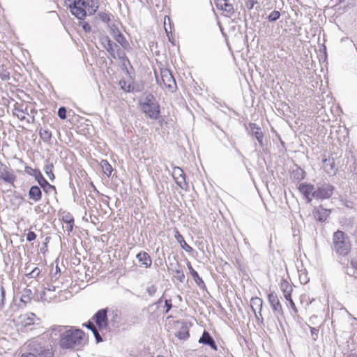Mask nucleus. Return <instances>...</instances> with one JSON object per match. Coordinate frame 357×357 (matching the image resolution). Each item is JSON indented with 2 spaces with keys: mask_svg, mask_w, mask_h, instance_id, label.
Returning <instances> with one entry per match:
<instances>
[{
  "mask_svg": "<svg viewBox=\"0 0 357 357\" xmlns=\"http://www.w3.org/2000/svg\"><path fill=\"white\" fill-rule=\"evenodd\" d=\"M257 3V0H248L247 7L249 9L253 8L255 4Z\"/></svg>",
  "mask_w": 357,
  "mask_h": 357,
  "instance_id": "52",
  "label": "nucleus"
},
{
  "mask_svg": "<svg viewBox=\"0 0 357 357\" xmlns=\"http://www.w3.org/2000/svg\"><path fill=\"white\" fill-rule=\"evenodd\" d=\"M331 213V210L324 208L322 206L316 208L314 211V218L319 222L325 221Z\"/></svg>",
  "mask_w": 357,
  "mask_h": 357,
  "instance_id": "17",
  "label": "nucleus"
},
{
  "mask_svg": "<svg viewBox=\"0 0 357 357\" xmlns=\"http://www.w3.org/2000/svg\"><path fill=\"white\" fill-rule=\"evenodd\" d=\"M100 165L104 174H105L107 176H109L113 171L111 165L106 160H102Z\"/></svg>",
  "mask_w": 357,
  "mask_h": 357,
  "instance_id": "34",
  "label": "nucleus"
},
{
  "mask_svg": "<svg viewBox=\"0 0 357 357\" xmlns=\"http://www.w3.org/2000/svg\"><path fill=\"white\" fill-rule=\"evenodd\" d=\"M292 174L294 179L301 181L305 178V173L302 169L298 168L293 172Z\"/></svg>",
  "mask_w": 357,
  "mask_h": 357,
  "instance_id": "38",
  "label": "nucleus"
},
{
  "mask_svg": "<svg viewBox=\"0 0 357 357\" xmlns=\"http://www.w3.org/2000/svg\"><path fill=\"white\" fill-rule=\"evenodd\" d=\"M5 289L3 287L1 288V301H0V310L3 308L5 305Z\"/></svg>",
  "mask_w": 357,
  "mask_h": 357,
  "instance_id": "46",
  "label": "nucleus"
},
{
  "mask_svg": "<svg viewBox=\"0 0 357 357\" xmlns=\"http://www.w3.org/2000/svg\"><path fill=\"white\" fill-rule=\"evenodd\" d=\"M35 178L38 181L39 185L43 188L44 192L47 194L55 196L56 195V190L55 186L49 183L39 170H35Z\"/></svg>",
  "mask_w": 357,
  "mask_h": 357,
  "instance_id": "8",
  "label": "nucleus"
},
{
  "mask_svg": "<svg viewBox=\"0 0 357 357\" xmlns=\"http://www.w3.org/2000/svg\"><path fill=\"white\" fill-rule=\"evenodd\" d=\"M216 5L218 8H220L229 13L234 12L233 6L227 3V0H216Z\"/></svg>",
  "mask_w": 357,
  "mask_h": 357,
  "instance_id": "28",
  "label": "nucleus"
},
{
  "mask_svg": "<svg viewBox=\"0 0 357 357\" xmlns=\"http://www.w3.org/2000/svg\"><path fill=\"white\" fill-rule=\"evenodd\" d=\"M30 169H28V171H26V173H29V172H30V170H33L32 168H29Z\"/></svg>",
  "mask_w": 357,
  "mask_h": 357,
  "instance_id": "60",
  "label": "nucleus"
},
{
  "mask_svg": "<svg viewBox=\"0 0 357 357\" xmlns=\"http://www.w3.org/2000/svg\"><path fill=\"white\" fill-rule=\"evenodd\" d=\"M66 3L68 5L70 11L73 15L79 20H84L88 13L81 0H65Z\"/></svg>",
  "mask_w": 357,
  "mask_h": 357,
  "instance_id": "6",
  "label": "nucleus"
},
{
  "mask_svg": "<svg viewBox=\"0 0 357 357\" xmlns=\"http://www.w3.org/2000/svg\"><path fill=\"white\" fill-rule=\"evenodd\" d=\"M52 339L59 338V345L64 349L79 350L86 344L84 331L68 326H53L50 331Z\"/></svg>",
  "mask_w": 357,
  "mask_h": 357,
  "instance_id": "1",
  "label": "nucleus"
},
{
  "mask_svg": "<svg viewBox=\"0 0 357 357\" xmlns=\"http://www.w3.org/2000/svg\"><path fill=\"white\" fill-rule=\"evenodd\" d=\"M140 107L144 114L151 119H158L160 113V105L151 93H144L140 99Z\"/></svg>",
  "mask_w": 357,
  "mask_h": 357,
  "instance_id": "2",
  "label": "nucleus"
},
{
  "mask_svg": "<svg viewBox=\"0 0 357 357\" xmlns=\"http://www.w3.org/2000/svg\"><path fill=\"white\" fill-rule=\"evenodd\" d=\"M107 313V309H101L98 310L93 317L100 332L103 335L108 331V319Z\"/></svg>",
  "mask_w": 357,
  "mask_h": 357,
  "instance_id": "7",
  "label": "nucleus"
},
{
  "mask_svg": "<svg viewBox=\"0 0 357 357\" xmlns=\"http://www.w3.org/2000/svg\"><path fill=\"white\" fill-rule=\"evenodd\" d=\"M40 272L41 271L39 268L35 267L30 273H26V276L29 278H36Z\"/></svg>",
  "mask_w": 357,
  "mask_h": 357,
  "instance_id": "43",
  "label": "nucleus"
},
{
  "mask_svg": "<svg viewBox=\"0 0 357 357\" xmlns=\"http://www.w3.org/2000/svg\"><path fill=\"white\" fill-rule=\"evenodd\" d=\"M174 237L181 247L187 252H191L193 250L192 248L185 241L184 238L178 230L175 231Z\"/></svg>",
  "mask_w": 357,
  "mask_h": 357,
  "instance_id": "26",
  "label": "nucleus"
},
{
  "mask_svg": "<svg viewBox=\"0 0 357 357\" xmlns=\"http://www.w3.org/2000/svg\"><path fill=\"white\" fill-rule=\"evenodd\" d=\"M36 238V234L33 231H30L26 234V240L29 242L35 240Z\"/></svg>",
  "mask_w": 357,
  "mask_h": 357,
  "instance_id": "48",
  "label": "nucleus"
},
{
  "mask_svg": "<svg viewBox=\"0 0 357 357\" xmlns=\"http://www.w3.org/2000/svg\"><path fill=\"white\" fill-rule=\"evenodd\" d=\"M116 59H119L122 61H128L126 53L118 46L116 50Z\"/></svg>",
  "mask_w": 357,
  "mask_h": 357,
  "instance_id": "39",
  "label": "nucleus"
},
{
  "mask_svg": "<svg viewBox=\"0 0 357 357\" xmlns=\"http://www.w3.org/2000/svg\"><path fill=\"white\" fill-rule=\"evenodd\" d=\"M280 17V13L278 10H274L271 12L268 16L267 17V19L269 22H275L277 20H278Z\"/></svg>",
  "mask_w": 357,
  "mask_h": 357,
  "instance_id": "42",
  "label": "nucleus"
},
{
  "mask_svg": "<svg viewBox=\"0 0 357 357\" xmlns=\"http://www.w3.org/2000/svg\"><path fill=\"white\" fill-rule=\"evenodd\" d=\"M170 270L174 273V277L181 283L185 281V274L183 272V266L178 262L175 264H170Z\"/></svg>",
  "mask_w": 357,
  "mask_h": 357,
  "instance_id": "15",
  "label": "nucleus"
},
{
  "mask_svg": "<svg viewBox=\"0 0 357 357\" xmlns=\"http://www.w3.org/2000/svg\"><path fill=\"white\" fill-rule=\"evenodd\" d=\"M100 40L103 47L113 59H116V50L119 45L113 43L108 36L102 37Z\"/></svg>",
  "mask_w": 357,
  "mask_h": 357,
  "instance_id": "14",
  "label": "nucleus"
},
{
  "mask_svg": "<svg viewBox=\"0 0 357 357\" xmlns=\"http://www.w3.org/2000/svg\"><path fill=\"white\" fill-rule=\"evenodd\" d=\"M136 258L137 259L138 261L142 266H144L146 268H149L152 264V260L151 257L149 255L148 253L145 252H139L137 255Z\"/></svg>",
  "mask_w": 357,
  "mask_h": 357,
  "instance_id": "20",
  "label": "nucleus"
},
{
  "mask_svg": "<svg viewBox=\"0 0 357 357\" xmlns=\"http://www.w3.org/2000/svg\"><path fill=\"white\" fill-rule=\"evenodd\" d=\"M255 314V317L257 319L258 321H259L261 324H263L264 323V318L262 317V314H261V311L257 312H254Z\"/></svg>",
  "mask_w": 357,
  "mask_h": 357,
  "instance_id": "50",
  "label": "nucleus"
},
{
  "mask_svg": "<svg viewBox=\"0 0 357 357\" xmlns=\"http://www.w3.org/2000/svg\"><path fill=\"white\" fill-rule=\"evenodd\" d=\"M310 331H311L312 337L313 340H315L318 337L319 330L317 329L316 328L311 327Z\"/></svg>",
  "mask_w": 357,
  "mask_h": 357,
  "instance_id": "49",
  "label": "nucleus"
},
{
  "mask_svg": "<svg viewBox=\"0 0 357 357\" xmlns=\"http://www.w3.org/2000/svg\"><path fill=\"white\" fill-rule=\"evenodd\" d=\"M33 298L32 290L28 288H25L22 293L20 301L24 304H27L31 302Z\"/></svg>",
  "mask_w": 357,
  "mask_h": 357,
  "instance_id": "29",
  "label": "nucleus"
},
{
  "mask_svg": "<svg viewBox=\"0 0 357 357\" xmlns=\"http://www.w3.org/2000/svg\"><path fill=\"white\" fill-rule=\"evenodd\" d=\"M33 121H34V116H33L31 117V122H33ZM26 121H27V123H31V121L29 119H27Z\"/></svg>",
  "mask_w": 357,
  "mask_h": 357,
  "instance_id": "57",
  "label": "nucleus"
},
{
  "mask_svg": "<svg viewBox=\"0 0 357 357\" xmlns=\"http://www.w3.org/2000/svg\"><path fill=\"white\" fill-rule=\"evenodd\" d=\"M335 187L329 183H318L315 187V192L313 193L317 199H327L333 195Z\"/></svg>",
  "mask_w": 357,
  "mask_h": 357,
  "instance_id": "5",
  "label": "nucleus"
},
{
  "mask_svg": "<svg viewBox=\"0 0 357 357\" xmlns=\"http://www.w3.org/2000/svg\"><path fill=\"white\" fill-rule=\"evenodd\" d=\"M333 249L340 256H346L350 252L351 242L349 238L342 231L338 230L333 234Z\"/></svg>",
  "mask_w": 357,
  "mask_h": 357,
  "instance_id": "3",
  "label": "nucleus"
},
{
  "mask_svg": "<svg viewBox=\"0 0 357 357\" xmlns=\"http://www.w3.org/2000/svg\"><path fill=\"white\" fill-rule=\"evenodd\" d=\"M287 301L289 302L290 307H291L292 311L294 313H296L297 312V309H296V305H295L294 302L293 301L291 297H290V299L287 300Z\"/></svg>",
  "mask_w": 357,
  "mask_h": 357,
  "instance_id": "51",
  "label": "nucleus"
},
{
  "mask_svg": "<svg viewBox=\"0 0 357 357\" xmlns=\"http://www.w3.org/2000/svg\"><path fill=\"white\" fill-rule=\"evenodd\" d=\"M263 305L262 299L255 297L252 298L250 300V306L254 312H257V308L259 309V312L261 311Z\"/></svg>",
  "mask_w": 357,
  "mask_h": 357,
  "instance_id": "31",
  "label": "nucleus"
},
{
  "mask_svg": "<svg viewBox=\"0 0 357 357\" xmlns=\"http://www.w3.org/2000/svg\"><path fill=\"white\" fill-rule=\"evenodd\" d=\"M29 197L35 202H39L42 198V191L37 185H33L29 190Z\"/></svg>",
  "mask_w": 357,
  "mask_h": 357,
  "instance_id": "22",
  "label": "nucleus"
},
{
  "mask_svg": "<svg viewBox=\"0 0 357 357\" xmlns=\"http://www.w3.org/2000/svg\"><path fill=\"white\" fill-rule=\"evenodd\" d=\"M162 302V298H160L158 301L157 302V303H160Z\"/></svg>",
  "mask_w": 357,
  "mask_h": 357,
  "instance_id": "58",
  "label": "nucleus"
},
{
  "mask_svg": "<svg viewBox=\"0 0 357 357\" xmlns=\"http://www.w3.org/2000/svg\"><path fill=\"white\" fill-rule=\"evenodd\" d=\"M157 291V287L155 285H151L146 288V291L149 296H153Z\"/></svg>",
  "mask_w": 357,
  "mask_h": 357,
  "instance_id": "47",
  "label": "nucleus"
},
{
  "mask_svg": "<svg viewBox=\"0 0 357 357\" xmlns=\"http://www.w3.org/2000/svg\"><path fill=\"white\" fill-rule=\"evenodd\" d=\"M0 180L13 185L16 180V176L13 171L1 162H0Z\"/></svg>",
  "mask_w": 357,
  "mask_h": 357,
  "instance_id": "9",
  "label": "nucleus"
},
{
  "mask_svg": "<svg viewBox=\"0 0 357 357\" xmlns=\"http://www.w3.org/2000/svg\"><path fill=\"white\" fill-rule=\"evenodd\" d=\"M351 264L353 268L357 270V255L352 257Z\"/></svg>",
  "mask_w": 357,
  "mask_h": 357,
  "instance_id": "54",
  "label": "nucleus"
},
{
  "mask_svg": "<svg viewBox=\"0 0 357 357\" xmlns=\"http://www.w3.org/2000/svg\"><path fill=\"white\" fill-rule=\"evenodd\" d=\"M280 289L283 292L285 299L289 300L290 297H291V292L293 291V288L291 285L286 280H281Z\"/></svg>",
  "mask_w": 357,
  "mask_h": 357,
  "instance_id": "24",
  "label": "nucleus"
},
{
  "mask_svg": "<svg viewBox=\"0 0 357 357\" xmlns=\"http://www.w3.org/2000/svg\"><path fill=\"white\" fill-rule=\"evenodd\" d=\"M165 307H167V310L165 311V313H168V312L171 310V308L172 307V303H171V301H169V300H165Z\"/></svg>",
  "mask_w": 357,
  "mask_h": 357,
  "instance_id": "53",
  "label": "nucleus"
},
{
  "mask_svg": "<svg viewBox=\"0 0 357 357\" xmlns=\"http://www.w3.org/2000/svg\"><path fill=\"white\" fill-rule=\"evenodd\" d=\"M30 169H28V171H26V173H29V172H30V170H33L32 168H29Z\"/></svg>",
  "mask_w": 357,
  "mask_h": 357,
  "instance_id": "62",
  "label": "nucleus"
},
{
  "mask_svg": "<svg viewBox=\"0 0 357 357\" xmlns=\"http://www.w3.org/2000/svg\"><path fill=\"white\" fill-rule=\"evenodd\" d=\"M73 226H74V223L73 224H66V230L68 231V232H71L73 229Z\"/></svg>",
  "mask_w": 357,
  "mask_h": 357,
  "instance_id": "55",
  "label": "nucleus"
},
{
  "mask_svg": "<svg viewBox=\"0 0 357 357\" xmlns=\"http://www.w3.org/2000/svg\"><path fill=\"white\" fill-rule=\"evenodd\" d=\"M199 357H208V356H206V355H202V356H199Z\"/></svg>",
  "mask_w": 357,
  "mask_h": 357,
  "instance_id": "63",
  "label": "nucleus"
},
{
  "mask_svg": "<svg viewBox=\"0 0 357 357\" xmlns=\"http://www.w3.org/2000/svg\"><path fill=\"white\" fill-rule=\"evenodd\" d=\"M81 2L89 15L94 14L98 8V0H81Z\"/></svg>",
  "mask_w": 357,
  "mask_h": 357,
  "instance_id": "19",
  "label": "nucleus"
},
{
  "mask_svg": "<svg viewBox=\"0 0 357 357\" xmlns=\"http://www.w3.org/2000/svg\"><path fill=\"white\" fill-rule=\"evenodd\" d=\"M119 84L121 88L126 92H130L134 90V87L131 86L130 84H127V82L124 80H121L119 82Z\"/></svg>",
  "mask_w": 357,
  "mask_h": 357,
  "instance_id": "41",
  "label": "nucleus"
},
{
  "mask_svg": "<svg viewBox=\"0 0 357 357\" xmlns=\"http://www.w3.org/2000/svg\"><path fill=\"white\" fill-rule=\"evenodd\" d=\"M268 299L275 317L279 320V316L283 314V310L278 296L274 293H271L268 296Z\"/></svg>",
  "mask_w": 357,
  "mask_h": 357,
  "instance_id": "13",
  "label": "nucleus"
},
{
  "mask_svg": "<svg viewBox=\"0 0 357 357\" xmlns=\"http://www.w3.org/2000/svg\"><path fill=\"white\" fill-rule=\"evenodd\" d=\"M58 116L61 119H66V109L64 107H61L58 110Z\"/></svg>",
  "mask_w": 357,
  "mask_h": 357,
  "instance_id": "45",
  "label": "nucleus"
},
{
  "mask_svg": "<svg viewBox=\"0 0 357 357\" xmlns=\"http://www.w3.org/2000/svg\"><path fill=\"white\" fill-rule=\"evenodd\" d=\"M53 168H54V165L52 163L47 164L44 167V172H45V174L47 175V176L48 177V178L50 180H51V181H53L54 179V174L53 173Z\"/></svg>",
  "mask_w": 357,
  "mask_h": 357,
  "instance_id": "36",
  "label": "nucleus"
},
{
  "mask_svg": "<svg viewBox=\"0 0 357 357\" xmlns=\"http://www.w3.org/2000/svg\"><path fill=\"white\" fill-rule=\"evenodd\" d=\"M39 135L44 142H49L52 138V132L49 130L40 129Z\"/></svg>",
  "mask_w": 357,
  "mask_h": 357,
  "instance_id": "35",
  "label": "nucleus"
},
{
  "mask_svg": "<svg viewBox=\"0 0 357 357\" xmlns=\"http://www.w3.org/2000/svg\"><path fill=\"white\" fill-rule=\"evenodd\" d=\"M199 342L202 343L203 344L208 345L213 349V350L217 351V345L213 340V338L211 336L208 332L204 331L202 337L199 340Z\"/></svg>",
  "mask_w": 357,
  "mask_h": 357,
  "instance_id": "18",
  "label": "nucleus"
},
{
  "mask_svg": "<svg viewBox=\"0 0 357 357\" xmlns=\"http://www.w3.org/2000/svg\"><path fill=\"white\" fill-rule=\"evenodd\" d=\"M85 326L90 329L91 331H92L97 343L102 342V338L101 334L100 333V332L99 328H97L98 326H96L91 321H89L87 324H86Z\"/></svg>",
  "mask_w": 357,
  "mask_h": 357,
  "instance_id": "27",
  "label": "nucleus"
},
{
  "mask_svg": "<svg viewBox=\"0 0 357 357\" xmlns=\"http://www.w3.org/2000/svg\"><path fill=\"white\" fill-rule=\"evenodd\" d=\"M249 128L252 131V135L255 137L259 143L262 145L264 134L261 130V128L255 123H250Z\"/></svg>",
  "mask_w": 357,
  "mask_h": 357,
  "instance_id": "21",
  "label": "nucleus"
},
{
  "mask_svg": "<svg viewBox=\"0 0 357 357\" xmlns=\"http://www.w3.org/2000/svg\"><path fill=\"white\" fill-rule=\"evenodd\" d=\"M62 220L66 224H73L74 223V218H73V215L69 213L63 215L62 217Z\"/></svg>",
  "mask_w": 357,
  "mask_h": 357,
  "instance_id": "44",
  "label": "nucleus"
},
{
  "mask_svg": "<svg viewBox=\"0 0 357 357\" xmlns=\"http://www.w3.org/2000/svg\"><path fill=\"white\" fill-rule=\"evenodd\" d=\"M30 169H28V171H26V173H29V172H30V170H33L32 168H29Z\"/></svg>",
  "mask_w": 357,
  "mask_h": 357,
  "instance_id": "61",
  "label": "nucleus"
},
{
  "mask_svg": "<svg viewBox=\"0 0 357 357\" xmlns=\"http://www.w3.org/2000/svg\"><path fill=\"white\" fill-rule=\"evenodd\" d=\"M176 336L180 340H186L189 337V330L186 324H182L181 327L176 333Z\"/></svg>",
  "mask_w": 357,
  "mask_h": 357,
  "instance_id": "32",
  "label": "nucleus"
},
{
  "mask_svg": "<svg viewBox=\"0 0 357 357\" xmlns=\"http://www.w3.org/2000/svg\"><path fill=\"white\" fill-rule=\"evenodd\" d=\"M114 37L116 42L119 43L124 49L129 46L128 42L121 32L117 30L116 32L114 31Z\"/></svg>",
  "mask_w": 357,
  "mask_h": 357,
  "instance_id": "30",
  "label": "nucleus"
},
{
  "mask_svg": "<svg viewBox=\"0 0 357 357\" xmlns=\"http://www.w3.org/2000/svg\"><path fill=\"white\" fill-rule=\"evenodd\" d=\"M13 114L14 116H16L20 120H25V115L29 114L28 107L27 106L24 107L23 105L17 102L14 105Z\"/></svg>",
  "mask_w": 357,
  "mask_h": 357,
  "instance_id": "16",
  "label": "nucleus"
},
{
  "mask_svg": "<svg viewBox=\"0 0 357 357\" xmlns=\"http://www.w3.org/2000/svg\"><path fill=\"white\" fill-rule=\"evenodd\" d=\"M56 289L55 286L54 285H49L47 288H45L41 295H40V301H47L50 302L52 297L51 296H47V292L50 291H54Z\"/></svg>",
  "mask_w": 357,
  "mask_h": 357,
  "instance_id": "33",
  "label": "nucleus"
},
{
  "mask_svg": "<svg viewBox=\"0 0 357 357\" xmlns=\"http://www.w3.org/2000/svg\"><path fill=\"white\" fill-rule=\"evenodd\" d=\"M156 79H157V82H158V84H160V81H159V79H158V77H157V76H156Z\"/></svg>",
  "mask_w": 357,
  "mask_h": 357,
  "instance_id": "59",
  "label": "nucleus"
},
{
  "mask_svg": "<svg viewBox=\"0 0 357 357\" xmlns=\"http://www.w3.org/2000/svg\"><path fill=\"white\" fill-rule=\"evenodd\" d=\"M298 189L307 203H310L312 199L314 198L313 193L315 192V187L314 185L301 183L299 184Z\"/></svg>",
  "mask_w": 357,
  "mask_h": 357,
  "instance_id": "10",
  "label": "nucleus"
},
{
  "mask_svg": "<svg viewBox=\"0 0 357 357\" xmlns=\"http://www.w3.org/2000/svg\"><path fill=\"white\" fill-rule=\"evenodd\" d=\"M172 176L176 183L181 188L186 190L188 184L185 181V176L183 169L179 167H174L172 171Z\"/></svg>",
  "mask_w": 357,
  "mask_h": 357,
  "instance_id": "12",
  "label": "nucleus"
},
{
  "mask_svg": "<svg viewBox=\"0 0 357 357\" xmlns=\"http://www.w3.org/2000/svg\"><path fill=\"white\" fill-rule=\"evenodd\" d=\"M0 77L4 81L10 79V73L4 68L3 65L0 66Z\"/></svg>",
  "mask_w": 357,
  "mask_h": 357,
  "instance_id": "40",
  "label": "nucleus"
},
{
  "mask_svg": "<svg viewBox=\"0 0 357 357\" xmlns=\"http://www.w3.org/2000/svg\"><path fill=\"white\" fill-rule=\"evenodd\" d=\"M323 167L324 170L329 174H335L336 169L335 168L334 159L329 158L323 160Z\"/></svg>",
  "mask_w": 357,
  "mask_h": 357,
  "instance_id": "25",
  "label": "nucleus"
},
{
  "mask_svg": "<svg viewBox=\"0 0 357 357\" xmlns=\"http://www.w3.org/2000/svg\"><path fill=\"white\" fill-rule=\"evenodd\" d=\"M161 80L164 85L171 91H174L176 87V81L167 69H163L161 70Z\"/></svg>",
  "mask_w": 357,
  "mask_h": 357,
  "instance_id": "11",
  "label": "nucleus"
},
{
  "mask_svg": "<svg viewBox=\"0 0 357 357\" xmlns=\"http://www.w3.org/2000/svg\"><path fill=\"white\" fill-rule=\"evenodd\" d=\"M83 29L87 32H89L91 31V26L87 23L83 25Z\"/></svg>",
  "mask_w": 357,
  "mask_h": 357,
  "instance_id": "56",
  "label": "nucleus"
},
{
  "mask_svg": "<svg viewBox=\"0 0 357 357\" xmlns=\"http://www.w3.org/2000/svg\"><path fill=\"white\" fill-rule=\"evenodd\" d=\"M187 267L192 275L195 283L200 287L204 288L206 287L204 282L203 280L199 276L198 273L194 270L192 268L191 263L188 261Z\"/></svg>",
  "mask_w": 357,
  "mask_h": 357,
  "instance_id": "23",
  "label": "nucleus"
},
{
  "mask_svg": "<svg viewBox=\"0 0 357 357\" xmlns=\"http://www.w3.org/2000/svg\"><path fill=\"white\" fill-rule=\"evenodd\" d=\"M35 317L36 315L33 313L26 314L23 319V324L25 326L33 324Z\"/></svg>",
  "mask_w": 357,
  "mask_h": 357,
  "instance_id": "37",
  "label": "nucleus"
},
{
  "mask_svg": "<svg viewBox=\"0 0 357 357\" xmlns=\"http://www.w3.org/2000/svg\"><path fill=\"white\" fill-rule=\"evenodd\" d=\"M31 352L24 354L21 357H54L52 347L40 340H35L30 344Z\"/></svg>",
  "mask_w": 357,
  "mask_h": 357,
  "instance_id": "4",
  "label": "nucleus"
}]
</instances>
